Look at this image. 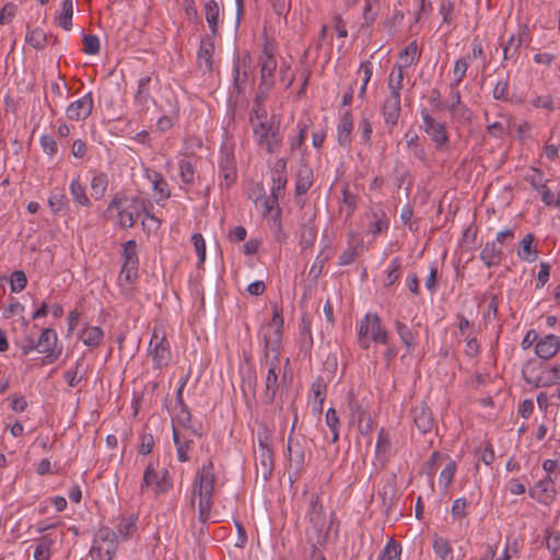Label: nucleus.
Segmentation results:
<instances>
[{"label":"nucleus","instance_id":"obj_12","mask_svg":"<svg viewBox=\"0 0 560 560\" xmlns=\"http://www.w3.org/2000/svg\"><path fill=\"white\" fill-rule=\"evenodd\" d=\"M255 468L256 477H260L262 481L268 480L273 470L272 452L261 439H259L258 448L255 451Z\"/></svg>","mask_w":560,"mask_h":560},{"label":"nucleus","instance_id":"obj_19","mask_svg":"<svg viewBox=\"0 0 560 560\" xmlns=\"http://www.w3.org/2000/svg\"><path fill=\"white\" fill-rule=\"evenodd\" d=\"M415 425L421 433L431 431L434 425V419L431 410L424 402L417 404L411 409Z\"/></svg>","mask_w":560,"mask_h":560},{"label":"nucleus","instance_id":"obj_58","mask_svg":"<svg viewBox=\"0 0 560 560\" xmlns=\"http://www.w3.org/2000/svg\"><path fill=\"white\" fill-rule=\"evenodd\" d=\"M136 530V521L132 517L124 518L118 526V535L121 539H128Z\"/></svg>","mask_w":560,"mask_h":560},{"label":"nucleus","instance_id":"obj_26","mask_svg":"<svg viewBox=\"0 0 560 560\" xmlns=\"http://www.w3.org/2000/svg\"><path fill=\"white\" fill-rule=\"evenodd\" d=\"M314 180L313 170L306 163H301L295 179L296 195H304L312 187Z\"/></svg>","mask_w":560,"mask_h":560},{"label":"nucleus","instance_id":"obj_20","mask_svg":"<svg viewBox=\"0 0 560 560\" xmlns=\"http://www.w3.org/2000/svg\"><path fill=\"white\" fill-rule=\"evenodd\" d=\"M190 432L180 431L175 425H173V439L176 445L177 458L179 462L184 463L189 459V451L191 450V445L194 443Z\"/></svg>","mask_w":560,"mask_h":560},{"label":"nucleus","instance_id":"obj_33","mask_svg":"<svg viewBox=\"0 0 560 560\" xmlns=\"http://www.w3.org/2000/svg\"><path fill=\"white\" fill-rule=\"evenodd\" d=\"M179 410L177 411L175 419L173 420V425L176 427L179 425L182 429L180 431H187L190 432L191 435H197V429L191 425V415L188 410V407L186 405H182V407H178Z\"/></svg>","mask_w":560,"mask_h":560},{"label":"nucleus","instance_id":"obj_41","mask_svg":"<svg viewBox=\"0 0 560 560\" xmlns=\"http://www.w3.org/2000/svg\"><path fill=\"white\" fill-rule=\"evenodd\" d=\"M122 260V266L138 267L139 259L136 241L130 240L124 244Z\"/></svg>","mask_w":560,"mask_h":560},{"label":"nucleus","instance_id":"obj_52","mask_svg":"<svg viewBox=\"0 0 560 560\" xmlns=\"http://www.w3.org/2000/svg\"><path fill=\"white\" fill-rule=\"evenodd\" d=\"M350 422L366 420L370 413L354 399L349 400Z\"/></svg>","mask_w":560,"mask_h":560},{"label":"nucleus","instance_id":"obj_7","mask_svg":"<svg viewBox=\"0 0 560 560\" xmlns=\"http://www.w3.org/2000/svg\"><path fill=\"white\" fill-rule=\"evenodd\" d=\"M117 210L116 224L119 228H131L139 217V207L137 199L114 198L107 206V212Z\"/></svg>","mask_w":560,"mask_h":560},{"label":"nucleus","instance_id":"obj_38","mask_svg":"<svg viewBox=\"0 0 560 560\" xmlns=\"http://www.w3.org/2000/svg\"><path fill=\"white\" fill-rule=\"evenodd\" d=\"M288 456L291 463L295 465L296 468H300L304 465L305 454L303 447L300 445L298 441H293L291 438L288 442Z\"/></svg>","mask_w":560,"mask_h":560},{"label":"nucleus","instance_id":"obj_45","mask_svg":"<svg viewBox=\"0 0 560 560\" xmlns=\"http://www.w3.org/2000/svg\"><path fill=\"white\" fill-rule=\"evenodd\" d=\"M396 332L399 335L402 343L406 346L408 351L415 348V336L408 326L399 320L395 323Z\"/></svg>","mask_w":560,"mask_h":560},{"label":"nucleus","instance_id":"obj_48","mask_svg":"<svg viewBox=\"0 0 560 560\" xmlns=\"http://www.w3.org/2000/svg\"><path fill=\"white\" fill-rule=\"evenodd\" d=\"M72 16H73V2L72 0H65L62 2V12L59 15V25L69 31L72 26Z\"/></svg>","mask_w":560,"mask_h":560},{"label":"nucleus","instance_id":"obj_23","mask_svg":"<svg viewBox=\"0 0 560 560\" xmlns=\"http://www.w3.org/2000/svg\"><path fill=\"white\" fill-rule=\"evenodd\" d=\"M219 175L223 177L226 187H230L236 179L235 158L230 152L221 154L219 160Z\"/></svg>","mask_w":560,"mask_h":560},{"label":"nucleus","instance_id":"obj_25","mask_svg":"<svg viewBox=\"0 0 560 560\" xmlns=\"http://www.w3.org/2000/svg\"><path fill=\"white\" fill-rule=\"evenodd\" d=\"M502 256V248L494 241L487 242L479 254L481 261L488 268L499 266L501 264Z\"/></svg>","mask_w":560,"mask_h":560},{"label":"nucleus","instance_id":"obj_59","mask_svg":"<svg viewBox=\"0 0 560 560\" xmlns=\"http://www.w3.org/2000/svg\"><path fill=\"white\" fill-rule=\"evenodd\" d=\"M456 464L454 462H450L440 474V485H443L444 488H447L454 478Z\"/></svg>","mask_w":560,"mask_h":560},{"label":"nucleus","instance_id":"obj_62","mask_svg":"<svg viewBox=\"0 0 560 560\" xmlns=\"http://www.w3.org/2000/svg\"><path fill=\"white\" fill-rule=\"evenodd\" d=\"M138 275V267L122 266L118 276L119 285L129 284Z\"/></svg>","mask_w":560,"mask_h":560},{"label":"nucleus","instance_id":"obj_55","mask_svg":"<svg viewBox=\"0 0 560 560\" xmlns=\"http://www.w3.org/2000/svg\"><path fill=\"white\" fill-rule=\"evenodd\" d=\"M400 268L401 264L399 258H394L390 260L385 279L386 287L393 285L398 280Z\"/></svg>","mask_w":560,"mask_h":560},{"label":"nucleus","instance_id":"obj_15","mask_svg":"<svg viewBox=\"0 0 560 560\" xmlns=\"http://www.w3.org/2000/svg\"><path fill=\"white\" fill-rule=\"evenodd\" d=\"M557 494L556 485L550 476L538 481L533 488L529 489L530 498L535 499L541 504L550 505Z\"/></svg>","mask_w":560,"mask_h":560},{"label":"nucleus","instance_id":"obj_43","mask_svg":"<svg viewBox=\"0 0 560 560\" xmlns=\"http://www.w3.org/2000/svg\"><path fill=\"white\" fill-rule=\"evenodd\" d=\"M523 43V36L520 34L517 37L512 34L509 40L503 46V57L505 60L514 59L518 55V49Z\"/></svg>","mask_w":560,"mask_h":560},{"label":"nucleus","instance_id":"obj_9","mask_svg":"<svg viewBox=\"0 0 560 560\" xmlns=\"http://www.w3.org/2000/svg\"><path fill=\"white\" fill-rule=\"evenodd\" d=\"M308 520L312 524V533L307 532L308 541L312 546L323 545L326 540V535L323 534L325 523V513L323 506L318 504V498H313L311 501V510Z\"/></svg>","mask_w":560,"mask_h":560},{"label":"nucleus","instance_id":"obj_60","mask_svg":"<svg viewBox=\"0 0 560 560\" xmlns=\"http://www.w3.org/2000/svg\"><path fill=\"white\" fill-rule=\"evenodd\" d=\"M191 241L198 256L199 262L202 264L206 260V242L200 233H195L191 236Z\"/></svg>","mask_w":560,"mask_h":560},{"label":"nucleus","instance_id":"obj_34","mask_svg":"<svg viewBox=\"0 0 560 560\" xmlns=\"http://www.w3.org/2000/svg\"><path fill=\"white\" fill-rule=\"evenodd\" d=\"M327 386L323 381L317 380L312 384V407L314 412L320 413L326 397Z\"/></svg>","mask_w":560,"mask_h":560},{"label":"nucleus","instance_id":"obj_31","mask_svg":"<svg viewBox=\"0 0 560 560\" xmlns=\"http://www.w3.org/2000/svg\"><path fill=\"white\" fill-rule=\"evenodd\" d=\"M108 183L109 180L107 174H94L90 182L91 196L96 200L102 199L106 194Z\"/></svg>","mask_w":560,"mask_h":560},{"label":"nucleus","instance_id":"obj_56","mask_svg":"<svg viewBox=\"0 0 560 560\" xmlns=\"http://www.w3.org/2000/svg\"><path fill=\"white\" fill-rule=\"evenodd\" d=\"M48 205L56 214L66 210L68 199L63 194H54L49 197Z\"/></svg>","mask_w":560,"mask_h":560},{"label":"nucleus","instance_id":"obj_54","mask_svg":"<svg viewBox=\"0 0 560 560\" xmlns=\"http://www.w3.org/2000/svg\"><path fill=\"white\" fill-rule=\"evenodd\" d=\"M467 69H468V61L466 58H460V59L456 60V62L454 65V70H453L454 78L450 84L459 85L460 82L463 81L464 77L466 75Z\"/></svg>","mask_w":560,"mask_h":560},{"label":"nucleus","instance_id":"obj_39","mask_svg":"<svg viewBox=\"0 0 560 560\" xmlns=\"http://www.w3.org/2000/svg\"><path fill=\"white\" fill-rule=\"evenodd\" d=\"M54 540L48 536H43L36 540L34 550L35 560H48L51 555V546Z\"/></svg>","mask_w":560,"mask_h":560},{"label":"nucleus","instance_id":"obj_53","mask_svg":"<svg viewBox=\"0 0 560 560\" xmlns=\"http://www.w3.org/2000/svg\"><path fill=\"white\" fill-rule=\"evenodd\" d=\"M82 359L78 360L73 369L63 373V378L70 387H75L81 382L82 375L80 374V368L82 366Z\"/></svg>","mask_w":560,"mask_h":560},{"label":"nucleus","instance_id":"obj_37","mask_svg":"<svg viewBox=\"0 0 560 560\" xmlns=\"http://www.w3.org/2000/svg\"><path fill=\"white\" fill-rule=\"evenodd\" d=\"M69 189L74 202L83 207H89L91 205L85 192V187L80 182L79 177L72 179Z\"/></svg>","mask_w":560,"mask_h":560},{"label":"nucleus","instance_id":"obj_46","mask_svg":"<svg viewBox=\"0 0 560 560\" xmlns=\"http://www.w3.org/2000/svg\"><path fill=\"white\" fill-rule=\"evenodd\" d=\"M25 39L35 49H43L47 42L46 33L38 27L27 32Z\"/></svg>","mask_w":560,"mask_h":560},{"label":"nucleus","instance_id":"obj_5","mask_svg":"<svg viewBox=\"0 0 560 560\" xmlns=\"http://www.w3.org/2000/svg\"><path fill=\"white\" fill-rule=\"evenodd\" d=\"M116 551L117 540L115 532L108 527L100 528L90 549L92 560H112Z\"/></svg>","mask_w":560,"mask_h":560},{"label":"nucleus","instance_id":"obj_28","mask_svg":"<svg viewBox=\"0 0 560 560\" xmlns=\"http://www.w3.org/2000/svg\"><path fill=\"white\" fill-rule=\"evenodd\" d=\"M353 128V118L352 115L347 112L345 113L338 124L337 136L339 144L346 147L351 142V132Z\"/></svg>","mask_w":560,"mask_h":560},{"label":"nucleus","instance_id":"obj_51","mask_svg":"<svg viewBox=\"0 0 560 560\" xmlns=\"http://www.w3.org/2000/svg\"><path fill=\"white\" fill-rule=\"evenodd\" d=\"M326 424L331 431V443L339 440V417L334 408H329L326 412Z\"/></svg>","mask_w":560,"mask_h":560},{"label":"nucleus","instance_id":"obj_17","mask_svg":"<svg viewBox=\"0 0 560 560\" xmlns=\"http://www.w3.org/2000/svg\"><path fill=\"white\" fill-rule=\"evenodd\" d=\"M214 43L210 37H205L200 40V46L197 51V66L202 73H210L214 69Z\"/></svg>","mask_w":560,"mask_h":560},{"label":"nucleus","instance_id":"obj_42","mask_svg":"<svg viewBox=\"0 0 560 560\" xmlns=\"http://www.w3.org/2000/svg\"><path fill=\"white\" fill-rule=\"evenodd\" d=\"M401 545L394 539H390L381 553L377 560H400Z\"/></svg>","mask_w":560,"mask_h":560},{"label":"nucleus","instance_id":"obj_22","mask_svg":"<svg viewBox=\"0 0 560 560\" xmlns=\"http://www.w3.org/2000/svg\"><path fill=\"white\" fill-rule=\"evenodd\" d=\"M150 82L151 78L149 75L142 77L138 81V89L135 94V104L140 113H145L150 105L154 103V100L150 95Z\"/></svg>","mask_w":560,"mask_h":560},{"label":"nucleus","instance_id":"obj_3","mask_svg":"<svg viewBox=\"0 0 560 560\" xmlns=\"http://www.w3.org/2000/svg\"><path fill=\"white\" fill-rule=\"evenodd\" d=\"M387 331L382 327L376 314H366L360 322L358 341L361 348L368 349L372 341L387 343Z\"/></svg>","mask_w":560,"mask_h":560},{"label":"nucleus","instance_id":"obj_18","mask_svg":"<svg viewBox=\"0 0 560 560\" xmlns=\"http://www.w3.org/2000/svg\"><path fill=\"white\" fill-rule=\"evenodd\" d=\"M57 334L51 328L43 329L37 342L38 351L46 354V359L49 363L58 359L60 351L56 352L55 347L57 345Z\"/></svg>","mask_w":560,"mask_h":560},{"label":"nucleus","instance_id":"obj_57","mask_svg":"<svg viewBox=\"0 0 560 560\" xmlns=\"http://www.w3.org/2000/svg\"><path fill=\"white\" fill-rule=\"evenodd\" d=\"M27 284V278L24 271L16 270L11 275L10 285L12 292H21Z\"/></svg>","mask_w":560,"mask_h":560},{"label":"nucleus","instance_id":"obj_11","mask_svg":"<svg viewBox=\"0 0 560 560\" xmlns=\"http://www.w3.org/2000/svg\"><path fill=\"white\" fill-rule=\"evenodd\" d=\"M424 132L435 143L436 150H443L448 144V135L443 122L438 121L428 112H421Z\"/></svg>","mask_w":560,"mask_h":560},{"label":"nucleus","instance_id":"obj_14","mask_svg":"<svg viewBox=\"0 0 560 560\" xmlns=\"http://www.w3.org/2000/svg\"><path fill=\"white\" fill-rule=\"evenodd\" d=\"M94 106L92 93L89 92L81 98L70 103L66 109L67 118L74 121L85 120Z\"/></svg>","mask_w":560,"mask_h":560},{"label":"nucleus","instance_id":"obj_1","mask_svg":"<svg viewBox=\"0 0 560 560\" xmlns=\"http://www.w3.org/2000/svg\"><path fill=\"white\" fill-rule=\"evenodd\" d=\"M261 96H257L249 117L253 129L254 141L258 148L268 154L276 153L281 144L280 125L276 119L268 115L261 104Z\"/></svg>","mask_w":560,"mask_h":560},{"label":"nucleus","instance_id":"obj_10","mask_svg":"<svg viewBox=\"0 0 560 560\" xmlns=\"http://www.w3.org/2000/svg\"><path fill=\"white\" fill-rule=\"evenodd\" d=\"M266 365L268 368L267 375L265 380V393H264V401L265 404H271L277 395L279 389V374L281 372L280 359L277 354L269 357L266 355Z\"/></svg>","mask_w":560,"mask_h":560},{"label":"nucleus","instance_id":"obj_36","mask_svg":"<svg viewBox=\"0 0 560 560\" xmlns=\"http://www.w3.org/2000/svg\"><path fill=\"white\" fill-rule=\"evenodd\" d=\"M247 81V61L246 58L237 59L233 66V83L237 92H241Z\"/></svg>","mask_w":560,"mask_h":560},{"label":"nucleus","instance_id":"obj_21","mask_svg":"<svg viewBox=\"0 0 560 560\" xmlns=\"http://www.w3.org/2000/svg\"><path fill=\"white\" fill-rule=\"evenodd\" d=\"M400 112V96L389 94L382 107V114L385 124L389 127V129H393L397 125Z\"/></svg>","mask_w":560,"mask_h":560},{"label":"nucleus","instance_id":"obj_30","mask_svg":"<svg viewBox=\"0 0 560 560\" xmlns=\"http://www.w3.org/2000/svg\"><path fill=\"white\" fill-rule=\"evenodd\" d=\"M104 337L103 330L98 326H86L79 335L80 340L88 347H97Z\"/></svg>","mask_w":560,"mask_h":560},{"label":"nucleus","instance_id":"obj_32","mask_svg":"<svg viewBox=\"0 0 560 560\" xmlns=\"http://www.w3.org/2000/svg\"><path fill=\"white\" fill-rule=\"evenodd\" d=\"M205 15L211 34L215 35L220 22V7L215 0H208L206 2Z\"/></svg>","mask_w":560,"mask_h":560},{"label":"nucleus","instance_id":"obj_29","mask_svg":"<svg viewBox=\"0 0 560 560\" xmlns=\"http://www.w3.org/2000/svg\"><path fill=\"white\" fill-rule=\"evenodd\" d=\"M534 242V235L528 233L526 234L520 242V248L517 250V256L521 260L533 262L537 259L538 253L536 249L532 247Z\"/></svg>","mask_w":560,"mask_h":560},{"label":"nucleus","instance_id":"obj_50","mask_svg":"<svg viewBox=\"0 0 560 560\" xmlns=\"http://www.w3.org/2000/svg\"><path fill=\"white\" fill-rule=\"evenodd\" d=\"M179 174L183 183L191 184L195 178V170L187 156H184L178 162Z\"/></svg>","mask_w":560,"mask_h":560},{"label":"nucleus","instance_id":"obj_8","mask_svg":"<svg viewBox=\"0 0 560 560\" xmlns=\"http://www.w3.org/2000/svg\"><path fill=\"white\" fill-rule=\"evenodd\" d=\"M283 319L277 310L273 312V316L270 323L262 328V337L265 341L266 355L269 357L278 353V348L281 342Z\"/></svg>","mask_w":560,"mask_h":560},{"label":"nucleus","instance_id":"obj_40","mask_svg":"<svg viewBox=\"0 0 560 560\" xmlns=\"http://www.w3.org/2000/svg\"><path fill=\"white\" fill-rule=\"evenodd\" d=\"M404 82V69L401 67L394 66L389 78H388V89L390 91V95L400 96V91L402 89Z\"/></svg>","mask_w":560,"mask_h":560},{"label":"nucleus","instance_id":"obj_35","mask_svg":"<svg viewBox=\"0 0 560 560\" xmlns=\"http://www.w3.org/2000/svg\"><path fill=\"white\" fill-rule=\"evenodd\" d=\"M420 54L418 51V46L416 42L409 43L399 54V63L395 65L396 67H401L402 69L410 67L416 60H418Z\"/></svg>","mask_w":560,"mask_h":560},{"label":"nucleus","instance_id":"obj_47","mask_svg":"<svg viewBox=\"0 0 560 560\" xmlns=\"http://www.w3.org/2000/svg\"><path fill=\"white\" fill-rule=\"evenodd\" d=\"M378 14V0H366L363 9V24L362 26H371L376 20Z\"/></svg>","mask_w":560,"mask_h":560},{"label":"nucleus","instance_id":"obj_44","mask_svg":"<svg viewBox=\"0 0 560 560\" xmlns=\"http://www.w3.org/2000/svg\"><path fill=\"white\" fill-rule=\"evenodd\" d=\"M433 549L441 560H453V550L446 539L435 536L433 539Z\"/></svg>","mask_w":560,"mask_h":560},{"label":"nucleus","instance_id":"obj_61","mask_svg":"<svg viewBox=\"0 0 560 560\" xmlns=\"http://www.w3.org/2000/svg\"><path fill=\"white\" fill-rule=\"evenodd\" d=\"M83 45L84 52L88 55H96L100 51V39L96 35H84Z\"/></svg>","mask_w":560,"mask_h":560},{"label":"nucleus","instance_id":"obj_6","mask_svg":"<svg viewBox=\"0 0 560 560\" xmlns=\"http://www.w3.org/2000/svg\"><path fill=\"white\" fill-rule=\"evenodd\" d=\"M173 486L172 479L166 469L158 470V464L149 463L144 469L141 492L152 489L156 495L167 492Z\"/></svg>","mask_w":560,"mask_h":560},{"label":"nucleus","instance_id":"obj_4","mask_svg":"<svg viewBox=\"0 0 560 560\" xmlns=\"http://www.w3.org/2000/svg\"><path fill=\"white\" fill-rule=\"evenodd\" d=\"M148 353L152 360L154 369H163L168 365L172 353L170 343L166 340L165 331L162 327H154Z\"/></svg>","mask_w":560,"mask_h":560},{"label":"nucleus","instance_id":"obj_27","mask_svg":"<svg viewBox=\"0 0 560 560\" xmlns=\"http://www.w3.org/2000/svg\"><path fill=\"white\" fill-rule=\"evenodd\" d=\"M148 178L152 184V188L155 194V200L158 203L170 198L171 191L168 189V185L160 173H148Z\"/></svg>","mask_w":560,"mask_h":560},{"label":"nucleus","instance_id":"obj_2","mask_svg":"<svg viewBox=\"0 0 560 560\" xmlns=\"http://www.w3.org/2000/svg\"><path fill=\"white\" fill-rule=\"evenodd\" d=\"M214 482V467L212 462H208L197 470L192 481L190 497V505L192 508L196 502L198 503V520L202 524H206L210 520Z\"/></svg>","mask_w":560,"mask_h":560},{"label":"nucleus","instance_id":"obj_63","mask_svg":"<svg viewBox=\"0 0 560 560\" xmlns=\"http://www.w3.org/2000/svg\"><path fill=\"white\" fill-rule=\"evenodd\" d=\"M285 186L272 185L271 195L265 200V206L268 211H271L277 205L280 196L283 195Z\"/></svg>","mask_w":560,"mask_h":560},{"label":"nucleus","instance_id":"obj_49","mask_svg":"<svg viewBox=\"0 0 560 560\" xmlns=\"http://www.w3.org/2000/svg\"><path fill=\"white\" fill-rule=\"evenodd\" d=\"M390 450V436L387 431L381 429L377 435L375 453L377 457H385Z\"/></svg>","mask_w":560,"mask_h":560},{"label":"nucleus","instance_id":"obj_64","mask_svg":"<svg viewBox=\"0 0 560 560\" xmlns=\"http://www.w3.org/2000/svg\"><path fill=\"white\" fill-rule=\"evenodd\" d=\"M526 180L530 184V186L539 190L541 187H544V174L539 168H532L530 174L526 176Z\"/></svg>","mask_w":560,"mask_h":560},{"label":"nucleus","instance_id":"obj_16","mask_svg":"<svg viewBox=\"0 0 560 560\" xmlns=\"http://www.w3.org/2000/svg\"><path fill=\"white\" fill-rule=\"evenodd\" d=\"M261 68V85L266 89H270L272 82L271 78L277 68V61L275 59L273 48L269 43H266L259 59Z\"/></svg>","mask_w":560,"mask_h":560},{"label":"nucleus","instance_id":"obj_13","mask_svg":"<svg viewBox=\"0 0 560 560\" xmlns=\"http://www.w3.org/2000/svg\"><path fill=\"white\" fill-rule=\"evenodd\" d=\"M523 377L525 382L535 387H547L556 383L555 378L547 369V365H540L536 368L534 364L528 362L523 368Z\"/></svg>","mask_w":560,"mask_h":560},{"label":"nucleus","instance_id":"obj_24","mask_svg":"<svg viewBox=\"0 0 560 560\" xmlns=\"http://www.w3.org/2000/svg\"><path fill=\"white\" fill-rule=\"evenodd\" d=\"M560 350V338L556 335H548L536 343V354L544 359L549 360L553 358Z\"/></svg>","mask_w":560,"mask_h":560}]
</instances>
